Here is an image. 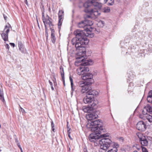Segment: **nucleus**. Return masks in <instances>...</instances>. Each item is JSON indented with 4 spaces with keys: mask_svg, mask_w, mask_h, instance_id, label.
I'll use <instances>...</instances> for the list:
<instances>
[{
    "mask_svg": "<svg viewBox=\"0 0 152 152\" xmlns=\"http://www.w3.org/2000/svg\"><path fill=\"white\" fill-rule=\"evenodd\" d=\"M86 126L91 128V130L93 132L88 137L89 140L91 142H95L99 139L100 137H105L108 136L107 134H101L102 132H104L105 129H103L102 123L100 120L88 121Z\"/></svg>",
    "mask_w": 152,
    "mask_h": 152,
    "instance_id": "nucleus-1",
    "label": "nucleus"
},
{
    "mask_svg": "<svg viewBox=\"0 0 152 152\" xmlns=\"http://www.w3.org/2000/svg\"><path fill=\"white\" fill-rule=\"evenodd\" d=\"M74 34L76 37L73 38L72 40V45H75L76 50L84 48V45L88 44V40L85 36L86 34L83 31L77 30L74 32Z\"/></svg>",
    "mask_w": 152,
    "mask_h": 152,
    "instance_id": "nucleus-2",
    "label": "nucleus"
},
{
    "mask_svg": "<svg viewBox=\"0 0 152 152\" xmlns=\"http://www.w3.org/2000/svg\"><path fill=\"white\" fill-rule=\"evenodd\" d=\"M91 2H90L88 1L85 3L84 4L83 6L85 8L84 11L85 12L88 13L91 15H87L88 18H90L91 17H94V18H96V17L100 15V13H99L98 10L95 9H93L90 8L91 7Z\"/></svg>",
    "mask_w": 152,
    "mask_h": 152,
    "instance_id": "nucleus-3",
    "label": "nucleus"
},
{
    "mask_svg": "<svg viewBox=\"0 0 152 152\" xmlns=\"http://www.w3.org/2000/svg\"><path fill=\"white\" fill-rule=\"evenodd\" d=\"M99 143L102 148L108 149L110 147L112 146L113 143H115L112 142L111 140L107 138H104L99 140Z\"/></svg>",
    "mask_w": 152,
    "mask_h": 152,
    "instance_id": "nucleus-4",
    "label": "nucleus"
},
{
    "mask_svg": "<svg viewBox=\"0 0 152 152\" xmlns=\"http://www.w3.org/2000/svg\"><path fill=\"white\" fill-rule=\"evenodd\" d=\"M82 58V57L81 58H77V61L75 63V65H77V64L81 63V62H84L80 64L84 66H86L87 65H91L92 64V61L91 59L86 60H84L83 58Z\"/></svg>",
    "mask_w": 152,
    "mask_h": 152,
    "instance_id": "nucleus-5",
    "label": "nucleus"
},
{
    "mask_svg": "<svg viewBox=\"0 0 152 152\" xmlns=\"http://www.w3.org/2000/svg\"><path fill=\"white\" fill-rule=\"evenodd\" d=\"M10 28H11V27L10 24H8V25H6L5 26L4 31L6 29V30L4 32L3 31V33L1 34L2 38L4 41L8 40V34Z\"/></svg>",
    "mask_w": 152,
    "mask_h": 152,
    "instance_id": "nucleus-6",
    "label": "nucleus"
},
{
    "mask_svg": "<svg viewBox=\"0 0 152 152\" xmlns=\"http://www.w3.org/2000/svg\"><path fill=\"white\" fill-rule=\"evenodd\" d=\"M85 75H82L81 77L84 80H86V82L89 84H91L94 82L93 79V75L91 73H85Z\"/></svg>",
    "mask_w": 152,
    "mask_h": 152,
    "instance_id": "nucleus-7",
    "label": "nucleus"
},
{
    "mask_svg": "<svg viewBox=\"0 0 152 152\" xmlns=\"http://www.w3.org/2000/svg\"><path fill=\"white\" fill-rule=\"evenodd\" d=\"M77 73L79 75H83L85 73L89 71V69L88 67L86 66H82L80 67L77 69Z\"/></svg>",
    "mask_w": 152,
    "mask_h": 152,
    "instance_id": "nucleus-8",
    "label": "nucleus"
},
{
    "mask_svg": "<svg viewBox=\"0 0 152 152\" xmlns=\"http://www.w3.org/2000/svg\"><path fill=\"white\" fill-rule=\"evenodd\" d=\"M136 128L138 130L143 131L145 130L146 126L143 121H140L137 124Z\"/></svg>",
    "mask_w": 152,
    "mask_h": 152,
    "instance_id": "nucleus-9",
    "label": "nucleus"
},
{
    "mask_svg": "<svg viewBox=\"0 0 152 152\" xmlns=\"http://www.w3.org/2000/svg\"><path fill=\"white\" fill-rule=\"evenodd\" d=\"M86 23L85 22V20L84 21H82L79 22L78 25V27L79 28H84V31H86L88 34H89V32L91 31V29H90L86 27Z\"/></svg>",
    "mask_w": 152,
    "mask_h": 152,
    "instance_id": "nucleus-10",
    "label": "nucleus"
},
{
    "mask_svg": "<svg viewBox=\"0 0 152 152\" xmlns=\"http://www.w3.org/2000/svg\"><path fill=\"white\" fill-rule=\"evenodd\" d=\"M52 19L48 15L46 16L45 18L43 19V21L44 23L45 27L47 26L46 24H48L50 28H52L51 26H53V25L52 23Z\"/></svg>",
    "mask_w": 152,
    "mask_h": 152,
    "instance_id": "nucleus-11",
    "label": "nucleus"
},
{
    "mask_svg": "<svg viewBox=\"0 0 152 152\" xmlns=\"http://www.w3.org/2000/svg\"><path fill=\"white\" fill-rule=\"evenodd\" d=\"M58 28H60L63 20L64 12L62 10H59L58 13Z\"/></svg>",
    "mask_w": 152,
    "mask_h": 152,
    "instance_id": "nucleus-12",
    "label": "nucleus"
},
{
    "mask_svg": "<svg viewBox=\"0 0 152 152\" xmlns=\"http://www.w3.org/2000/svg\"><path fill=\"white\" fill-rule=\"evenodd\" d=\"M147 112L152 114V107L149 104H148L145 107L142 111V113L145 115L147 114Z\"/></svg>",
    "mask_w": 152,
    "mask_h": 152,
    "instance_id": "nucleus-13",
    "label": "nucleus"
},
{
    "mask_svg": "<svg viewBox=\"0 0 152 152\" xmlns=\"http://www.w3.org/2000/svg\"><path fill=\"white\" fill-rule=\"evenodd\" d=\"M99 93L97 91L94 89H90L87 92V95H91L94 98L95 96H98Z\"/></svg>",
    "mask_w": 152,
    "mask_h": 152,
    "instance_id": "nucleus-14",
    "label": "nucleus"
},
{
    "mask_svg": "<svg viewBox=\"0 0 152 152\" xmlns=\"http://www.w3.org/2000/svg\"><path fill=\"white\" fill-rule=\"evenodd\" d=\"M94 98L91 96H86L83 99L84 102L86 104L91 103L94 100Z\"/></svg>",
    "mask_w": 152,
    "mask_h": 152,
    "instance_id": "nucleus-15",
    "label": "nucleus"
},
{
    "mask_svg": "<svg viewBox=\"0 0 152 152\" xmlns=\"http://www.w3.org/2000/svg\"><path fill=\"white\" fill-rule=\"evenodd\" d=\"M113 148H110L107 152H117L118 151L117 148L119 147V145L117 143H113L111 146Z\"/></svg>",
    "mask_w": 152,
    "mask_h": 152,
    "instance_id": "nucleus-16",
    "label": "nucleus"
},
{
    "mask_svg": "<svg viewBox=\"0 0 152 152\" xmlns=\"http://www.w3.org/2000/svg\"><path fill=\"white\" fill-rule=\"evenodd\" d=\"M140 142L142 145L147 146L148 145V141L145 136H142V138H140Z\"/></svg>",
    "mask_w": 152,
    "mask_h": 152,
    "instance_id": "nucleus-17",
    "label": "nucleus"
},
{
    "mask_svg": "<svg viewBox=\"0 0 152 152\" xmlns=\"http://www.w3.org/2000/svg\"><path fill=\"white\" fill-rule=\"evenodd\" d=\"M88 116L89 118L88 121L94 120V119H96L98 117L97 115L94 112H93L88 114Z\"/></svg>",
    "mask_w": 152,
    "mask_h": 152,
    "instance_id": "nucleus-18",
    "label": "nucleus"
},
{
    "mask_svg": "<svg viewBox=\"0 0 152 152\" xmlns=\"http://www.w3.org/2000/svg\"><path fill=\"white\" fill-rule=\"evenodd\" d=\"M51 30V40L53 43H55L56 38L55 37V30L52 28H50Z\"/></svg>",
    "mask_w": 152,
    "mask_h": 152,
    "instance_id": "nucleus-19",
    "label": "nucleus"
},
{
    "mask_svg": "<svg viewBox=\"0 0 152 152\" xmlns=\"http://www.w3.org/2000/svg\"><path fill=\"white\" fill-rule=\"evenodd\" d=\"M18 47L19 50L22 53H24L26 51V49L23 47V45L21 42H18Z\"/></svg>",
    "mask_w": 152,
    "mask_h": 152,
    "instance_id": "nucleus-20",
    "label": "nucleus"
},
{
    "mask_svg": "<svg viewBox=\"0 0 152 152\" xmlns=\"http://www.w3.org/2000/svg\"><path fill=\"white\" fill-rule=\"evenodd\" d=\"M91 7L94 6L99 9H100L101 8V5L98 2H96V1H92L91 2Z\"/></svg>",
    "mask_w": 152,
    "mask_h": 152,
    "instance_id": "nucleus-21",
    "label": "nucleus"
},
{
    "mask_svg": "<svg viewBox=\"0 0 152 152\" xmlns=\"http://www.w3.org/2000/svg\"><path fill=\"white\" fill-rule=\"evenodd\" d=\"M89 89L88 85H86L82 88L81 92L83 93H86L87 94V92Z\"/></svg>",
    "mask_w": 152,
    "mask_h": 152,
    "instance_id": "nucleus-22",
    "label": "nucleus"
},
{
    "mask_svg": "<svg viewBox=\"0 0 152 152\" xmlns=\"http://www.w3.org/2000/svg\"><path fill=\"white\" fill-rule=\"evenodd\" d=\"M92 108L90 107L84 106L83 107V110L85 113H90L91 110Z\"/></svg>",
    "mask_w": 152,
    "mask_h": 152,
    "instance_id": "nucleus-23",
    "label": "nucleus"
},
{
    "mask_svg": "<svg viewBox=\"0 0 152 152\" xmlns=\"http://www.w3.org/2000/svg\"><path fill=\"white\" fill-rule=\"evenodd\" d=\"M85 22L86 23V27L88 28V27H90V26L92 25L93 23L91 20L86 19L85 20Z\"/></svg>",
    "mask_w": 152,
    "mask_h": 152,
    "instance_id": "nucleus-24",
    "label": "nucleus"
},
{
    "mask_svg": "<svg viewBox=\"0 0 152 152\" xmlns=\"http://www.w3.org/2000/svg\"><path fill=\"white\" fill-rule=\"evenodd\" d=\"M152 99V90L150 91L148 93V96L147 97V100L148 102H150Z\"/></svg>",
    "mask_w": 152,
    "mask_h": 152,
    "instance_id": "nucleus-25",
    "label": "nucleus"
},
{
    "mask_svg": "<svg viewBox=\"0 0 152 152\" xmlns=\"http://www.w3.org/2000/svg\"><path fill=\"white\" fill-rule=\"evenodd\" d=\"M86 85V83L84 81H80L78 83V86L82 88Z\"/></svg>",
    "mask_w": 152,
    "mask_h": 152,
    "instance_id": "nucleus-26",
    "label": "nucleus"
},
{
    "mask_svg": "<svg viewBox=\"0 0 152 152\" xmlns=\"http://www.w3.org/2000/svg\"><path fill=\"white\" fill-rule=\"evenodd\" d=\"M146 117L148 121L150 122H152V116L149 114H145Z\"/></svg>",
    "mask_w": 152,
    "mask_h": 152,
    "instance_id": "nucleus-27",
    "label": "nucleus"
},
{
    "mask_svg": "<svg viewBox=\"0 0 152 152\" xmlns=\"http://www.w3.org/2000/svg\"><path fill=\"white\" fill-rule=\"evenodd\" d=\"M102 146L100 145V148L99 149V152H106L107 150V149L102 148Z\"/></svg>",
    "mask_w": 152,
    "mask_h": 152,
    "instance_id": "nucleus-28",
    "label": "nucleus"
},
{
    "mask_svg": "<svg viewBox=\"0 0 152 152\" xmlns=\"http://www.w3.org/2000/svg\"><path fill=\"white\" fill-rule=\"evenodd\" d=\"M69 80L71 82V85L72 88V90L73 91L74 90V88H73V80L71 77H69Z\"/></svg>",
    "mask_w": 152,
    "mask_h": 152,
    "instance_id": "nucleus-29",
    "label": "nucleus"
},
{
    "mask_svg": "<svg viewBox=\"0 0 152 152\" xmlns=\"http://www.w3.org/2000/svg\"><path fill=\"white\" fill-rule=\"evenodd\" d=\"M110 11V8L109 7H106L104 8L103 10L104 12L105 13L109 12Z\"/></svg>",
    "mask_w": 152,
    "mask_h": 152,
    "instance_id": "nucleus-30",
    "label": "nucleus"
},
{
    "mask_svg": "<svg viewBox=\"0 0 152 152\" xmlns=\"http://www.w3.org/2000/svg\"><path fill=\"white\" fill-rule=\"evenodd\" d=\"M60 69H61L60 72H61V76L63 80L64 79V75L63 69V68H61Z\"/></svg>",
    "mask_w": 152,
    "mask_h": 152,
    "instance_id": "nucleus-31",
    "label": "nucleus"
},
{
    "mask_svg": "<svg viewBox=\"0 0 152 152\" xmlns=\"http://www.w3.org/2000/svg\"><path fill=\"white\" fill-rule=\"evenodd\" d=\"M114 0H110L107 4L108 6H112L114 4Z\"/></svg>",
    "mask_w": 152,
    "mask_h": 152,
    "instance_id": "nucleus-32",
    "label": "nucleus"
},
{
    "mask_svg": "<svg viewBox=\"0 0 152 152\" xmlns=\"http://www.w3.org/2000/svg\"><path fill=\"white\" fill-rule=\"evenodd\" d=\"M104 22L103 21H99L98 23V24L99 25H100V26L102 27L104 26Z\"/></svg>",
    "mask_w": 152,
    "mask_h": 152,
    "instance_id": "nucleus-33",
    "label": "nucleus"
},
{
    "mask_svg": "<svg viewBox=\"0 0 152 152\" xmlns=\"http://www.w3.org/2000/svg\"><path fill=\"white\" fill-rule=\"evenodd\" d=\"M45 35L47 38H48V28L47 26L45 27Z\"/></svg>",
    "mask_w": 152,
    "mask_h": 152,
    "instance_id": "nucleus-34",
    "label": "nucleus"
},
{
    "mask_svg": "<svg viewBox=\"0 0 152 152\" xmlns=\"http://www.w3.org/2000/svg\"><path fill=\"white\" fill-rule=\"evenodd\" d=\"M141 149L142 152H148L147 149L145 147L142 146Z\"/></svg>",
    "mask_w": 152,
    "mask_h": 152,
    "instance_id": "nucleus-35",
    "label": "nucleus"
},
{
    "mask_svg": "<svg viewBox=\"0 0 152 152\" xmlns=\"http://www.w3.org/2000/svg\"><path fill=\"white\" fill-rule=\"evenodd\" d=\"M137 136L139 137V141H140V138H142L143 136H142V134L140 133H137Z\"/></svg>",
    "mask_w": 152,
    "mask_h": 152,
    "instance_id": "nucleus-36",
    "label": "nucleus"
},
{
    "mask_svg": "<svg viewBox=\"0 0 152 152\" xmlns=\"http://www.w3.org/2000/svg\"><path fill=\"white\" fill-rule=\"evenodd\" d=\"M142 146H140L139 145H136L135 147L139 151L141 149Z\"/></svg>",
    "mask_w": 152,
    "mask_h": 152,
    "instance_id": "nucleus-37",
    "label": "nucleus"
},
{
    "mask_svg": "<svg viewBox=\"0 0 152 152\" xmlns=\"http://www.w3.org/2000/svg\"><path fill=\"white\" fill-rule=\"evenodd\" d=\"M67 133H69V132H71L70 131L71 130V129L68 126V124L67 125Z\"/></svg>",
    "mask_w": 152,
    "mask_h": 152,
    "instance_id": "nucleus-38",
    "label": "nucleus"
},
{
    "mask_svg": "<svg viewBox=\"0 0 152 152\" xmlns=\"http://www.w3.org/2000/svg\"><path fill=\"white\" fill-rule=\"evenodd\" d=\"M42 20L43 19H44V18H45L46 17H45L44 12H42Z\"/></svg>",
    "mask_w": 152,
    "mask_h": 152,
    "instance_id": "nucleus-39",
    "label": "nucleus"
},
{
    "mask_svg": "<svg viewBox=\"0 0 152 152\" xmlns=\"http://www.w3.org/2000/svg\"><path fill=\"white\" fill-rule=\"evenodd\" d=\"M10 45L12 46L13 47H14L15 46V44L14 43H10Z\"/></svg>",
    "mask_w": 152,
    "mask_h": 152,
    "instance_id": "nucleus-40",
    "label": "nucleus"
},
{
    "mask_svg": "<svg viewBox=\"0 0 152 152\" xmlns=\"http://www.w3.org/2000/svg\"><path fill=\"white\" fill-rule=\"evenodd\" d=\"M71 132H69V133H68V136L69 138L71 139L72 140V139L71 138V137L70 136V134Z\"/></svg>",
    "mask_w": 152,
    "mask_h": 152,
    "instance_id": "nucleus-41",
    "label": "nucleus"
},
{
    "mask_svg": "<svg viewBox=\"0 0 152 152\" xmlns=\"http://www.w3.org/2000/svg\"><path fill=\"white\" fill-rule=\"evenodd\" d=\"M6 48L7 49H9V48H10V46L9 45L7 44H6Z\"/></svg>",
    "mask_w": 152,
    "mask_h": 152,
    "instance_id": "nucleus-42",
    "label": "nucleus"
},
{
    "mask_svg": "<svg viewBox=\"0 0 152 152\" xmlns=\"http://www.w3.org/2000/svg\"><path fill=\"white\" fill-rule=\"evenodd\" d=\"M20 110L23 113L25 112L24 109L21 107H20Z\"/></svg>",
    "mask_w": 152,
    "mask_h": 152,
    "instance_id": "nucleus-43",
    "label": "nucleus"
},
{
    "mask_svg": "<svg viewBox=\"0 0 152 152\" xmlns=\"http://www.w3.org/2000/svg\"><path fill=\"white\" fill-rule=\"evenodd\" d=\"M17 144V145L18 146V147L19 148H21V146H20V143H18Z\"/></svg>",
    "mask_w": 152,
    "mask_h": 152,
    "instance_id": "nucleus-44",
    "label": "nucleus"
},
{
    "mask_svg": "<svg viewBox=\"0 0 152 152\" xmlns=\"http://www.w3.org/2000/svg\"><path fill=\"white\" fill-rule=\"evenodd\" d=\"M51 127H52V128H53V127H54V124H53V121H52L51 122Z\"/></svg>",
    "mask_w": 152,
    "mask_h": 152,
    "instance_id": "nucleus-45",
    "label": "nucleus"
},
{
    "mask_svg": "<svg viewBox=\"0 0 152 152\" xmlns=\"http://www.w3.org/2000/svg\"><path fill=\"white\" fill-rule=\"evenodd\" d=\"M15 141L17 144L18 143H19L18 140L17 138L15 139Z\"/></svg>",
    "mask_w": 152,
    "mask_h": 152,
    "instance_id": "nucleus-46",
    "label": "nucleus"
},
{
    "mask_svg": "<svg viewBox=\"0 0 152 152\" xmlns=\"http://www.w3.org/2000/svg\"><path fill=\"white\" fill-rule=\"evenodd\" d=\"M49 82L51 86H53V83L50 80H49Z\"/></svg>",
    "mask_w": 152,
    "mask_h": 152,
    "instance_id": "nucleus-47",
    "label": "nucleus"
},
{
    "mask_svg": "<svg viewBox=\"0 0 152 152\" xmlns=\"http://www.w3.org/2000/svg\"><path fill=\"white\" fill-rule=\"evenodd\" d=\"M96 104L94 103L92 104L91 105V107H93L94 106H95L96 105Z\"/></svg>",
    "mask_w": 152,
    "mask_h": 152,
    "instance_id": "nucleus-48",
    "label": "nucleus"
},
{
    "mask_svg": "<svg viewBox=\"0 0 152 152\" xmlns=\"http://www.w3.org/2000/svg\"><path fill=\"white\" fill-rule=\"evenodd\" d=\"M83 151H84V152H88L86 148H84L83 149Z\"/></svg>",
    "mask_w": 152,
    "mask_h": 152,
    "instance_id": "nucleus-49",
    "label": "nucleus"
},
{
    "mask_svg": "<svg viewBox=\"0 0 152 152\" xmlns=\"http://www.w3.org/2000/svg\"><path fill=\"white\" fill-rule=\"evenodd\" d=\"M96 0H88V1L90 2H91L92 1H96Z\"/></svg>",
    "mask_w": 152,
    "mask_h": 152,
    "instance_id": "nucleus-50",
    "label": "nucleus"
},
{
    "mask_svg": "<svg viewBox=\"0 0 152 152\" xmlns=\"http://www.w3.org/2000/svg\"><path fill=\"white\" fill-rule=\"evenodd\" d=\"M4 19L6 20H7V17L6 16H5L4 15Z\"/></svg>",
    "mask_w": 152,
    "mask_h": 152,
    "instance_id": "nucleus-51",
    "label": "nucleus"
},
{
    "mask_svg": "<svg viewBox=\"0 0 152 152\" xmlns=\"http://www.w3.org/2000/svg\"><path fill=\"white\" fill-rule=\"evenodd\" d=\"M108 0H103L104 3H106L107 1Z\"/></svg>",
    "mask_w": 152,
    "mask_h": 152,
    "instance_id": "nucleus-52",
    "label": "nucleus"
},
{
    "mask_svg": "<svg viewBox=\"0 0 152 152\" xmlns=\"http://www.w3.org/2000/svg\"><path fill=\"white\" fill-rule=\"evenodd\" d=\"M51 88L52 90H53L54 89V88H53V86H51Z\"/></svg>",
    "mask_w": 152,
    "mask_h": 152,
    "instance_id": "nucleus-53",
    "label": "nucleus"
},
{
    "mask_svg": "<svg viewBox=\"0 0 152 152\" xmlns=\"http://www.w3.org/2000/svg\"><path fill=\"white\" fill-rule=\"evenodd\" d=\"M19 148L20 149V150L21 152H23V150H22V149L21 147L20 148Z\"/></svg>",
    "mask_w": 152,
    "mask_h": 152,
    "instance_id": "nucleus-54",
    "label": "nucleus"
},
{
    "mask_svg": "<svg viewBox=\"0 0 152 152\" xmlns=\"http://www.w3.org/2000/svg\"><path fill=\"white\" fill-rule=\"evenodd\" d=\"M148 102L149 103H151L152 104V99L150 101V102Z\"/></svg>",
    "mask_w": 152,
    "mask_h": 152,
    "instance_id": "nucleus-55",
    "label": "nucleus"
},
{
    "mask_svg": "<svg viewBox=\"0 0 152 152\" xmlns=\"http://www.w3.org/2000/svg\"><path fill=\"white\" fill-rule=\"evenodd\" d=\"M25 3L27 4V0H25Z\"/></svg>",
    "mask_w": 152,
    "mask_h": 152,
    "instance_id": "nucleus-56",
    "label": "nucleus"
},
{
    "mask_svg": "<svg viewBox=\"0 0 152 152\" xmlns=\"http://www.w3.org/2000/svg\"><path fill=\"white\" fill-rule=\"evenodd\" d=\"M52 128V131H53V132H54V130H55V129H54V128Z\"/></svg>",
    "mask_w": 152,
    "mask_h": 152,
    "instance_id": "nucleus-57",
    "label": "nucleus"
},
{
    "mask_svg": "<svg viewBox=\"0 0 152 152\" xmlns=\"http://www.w3.org/2000/svg\"><path fill=\"white\" fill-rule=\"evenodd\" d=\"M68 124H69V122H67V124H68Z\"/></svg>",
    "mask_w": 152,
    "mask_h": 152,
    "instance_id": "nucleus-58",
    "label": "nucleus"
},
{
    "mask_svg": "<svg viewBox=\"0 0 152 152\" xmlns=\"http://www.w3.org/2000/svg\"><path fill=\"white\" fill-rule=\"evenodd\" d=\"M64 85H65V83H64Z\"/></svg>",
    "mask_w": 152,
    "mask_h": 152,
    "instance_id": "nucleus-59",
    "label": "nucleus"
},
{
    "mask_svg": "<svg viewBox=\"0 0 152 152\" xmlns=\"http://www.w3.org/2000/svg\"><path fill=\"white\" fill-rule=\"evenodd\" d=\"M134 152H137V151H134Z\"/></svg>",
    "mask_w": 152,
    "mask_h": 152,
    "instance_id": "nucleus-60",
    "label": "nucleus"
},
{
    "mask_svg": "<svg viewBox=\"0 0 152 152\" xmlns=\"http://www.w3.org/2000/svg\"><path fill=\"white\" fill-rule=\"evenodd\" d=\"M1 124H0V128H1Z\"/></svg>",
    "mask_w": 152,
    "mask_h": 152,
    "instance_id": "nucleus-61",
    "label": "nucleus"
},
{
    "mask_svg": "<svg viewBox=\"0 0 152 152\" xmlns=\"http://www.w3.org/2000/svg\"><path fill=\"white\" fill-rule=\"evenodd\" d=\"M121 139H122V140H123V138H121Z\"/></svg>",
    "mask_w": 152,
    "mask_h": 152,
    "instance_id": "nucleus-62",
    "label": "nucleus"
}]
</instances>
